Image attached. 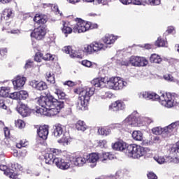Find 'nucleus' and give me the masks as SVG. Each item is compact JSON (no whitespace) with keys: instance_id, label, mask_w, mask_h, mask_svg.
I'll return each mask as SVG.
<instances>
[{"instance_id":"nucleus-5","label":"nucleus","mask_w":179,"mask_h":179,"mask_svg":"<svg viewBox=\"0 0 179 179\" xmlns=\"http://www.w3.org/2000/svg\"><path fill=\"white\" fill-rule=\"evenodd\" d=\"M146 148L136 144H130L127 146L125 155L133 159H139L146 155Z\"/></svg>"},{"instance_id":"nucleus-62","label":"nucleus","mask_w":179,"mask_h":179,"mask_svg":"<svg viewBox=\"0 0 179 179\" xmlns=\"http://www.w3.org/2000/svg\"><path fill=\"white\" fill-rule=\"evenodd\" d=\"M123 5H131L132 0H119Z\"/></svg>"},{"instance_id":"nucleus-34","label":"nucleus","mask_w":179,"mask_h":179,"mask_svg":"<svg viewBox=\"0 0 179 179\" xmlns=\"http://www.w3.org/2000/svg\"><path fill=\"white\" fill-rule=\"evenodd\" d=\"M155 45L156 47H166L167 45V41L162 38V36L157 38V40L155 42Z\"/></svg>"},{"instance_id":"nucleus-3","label":"nucleus","mask_w":179,"mask_h":179,"mask_svg":"<svg viewBox=\"0 0 179 179\" xmlns=\"http://www.w3.org/2000/svg\"><path fill=\"white\" fill-rule=\"evenodd\" d=\"M37 103L43 108H51V107H64V101H58L52 95H50V92H45V96L41 95V96L36 99Z\"/></svg>"},{"instance_id":"nucleus-16","label":"nucleus","mask_w":179,"mask_h":179,"mask_svg":"<svg viewBox=\"0 0 179 179\" xmlns=\"http://www.w3.org/2000/svg\"><path fill=\"white\" fill-rule=\"evenodd\" d=\"M126 107L125 103L123 102L122 100H117L111 103L109 106V108L112 110V111H122Z\"/></svg>"},{"instance_id":"nucleus-19","label":"nucleus","mask_w":179,"mask_h":179,"mask_svg":"<svg viewBox=\"0 0 179 179\" xmlns=\"http://www.w3.org/2000/svg\"><path fill=\"white\" fill-rule=\"evenodd\" d=\"M46 110V117H54V115H57V114H59V111H61L62 108L64 107L61 106H53L50 108H45Z\"/></svg>"},{"instance_id":"nucleus-30","label":"nucleus","mask_w":179,"mask_h":179,"mask_svg":"<svg viewBox=\"0 0 179 179\" xmlns=\"http://www.w3.org/2000/svg\"><path fill=\"white\" fill-rule=\"evenodd\" d=\"M76 129L77 131H82V132H85V131L87 129V125L83 120H78L76 123Z\"/></svg>"},{"instance_id":"nucleus-15","label":"nucleus","mask_w":179,"mask_h":179,"mask_svg":"<svg viewBox=\"0 0 179 179\" xmlns=\"http://www.w3.org/2000/svg\"><path fill=\"white\" fill-rule=\"evenodd\" d=\"M170 155L174 157L172 163L178 164L179 163V141L171 148Z\"/></svg>"},{"instance_id":"nucleus-31","label":"nucleus","mask_w":179,"mask_h":179,"mask_svg":"<svg viewBox=\"0 0 179 179\" xmlns=\"http://www.w3.org/2000/svg\"><path fill=\"white\" fill-rule=\"evenodd\" d=\"M112 148H113V149H114V150H120V152L124 151V153H125V150L127 149V147H125V145L123 144V143H121L120 141L115 143L113 145Z\"/></svg>"},{"instance_id":"nucleus-46","label":"nucleus","mask_w":179,"mask_h":179,"mask_svg":"<svg viewBox=\"0 0 179 179\" xmlns=\"http://www.w3.org/2000/svg\"><path fill=\"white\" fill-rule=\"evenodd\" d=\"M15 127L17 128H24V127H26V124L24 123V121L22 120H15Z\"/></svg>"},{"instance_id":"nucleus-20","label":"nucleus","mask_w":179,"mask_h":179,"mask_svg":"<svg viewBox=\"0 0 179 179\" xmlns=\"http://www.w3.org/2000/svg\"><path fill=\"white\" fill-rule=\"evenodd\" d=\"M17 112L22 117H29L31 114V109L27 107V105L21 103L17 109Z\"/></svg>"},{"instance_id":"nucleus-63","label":"nucleus","mask_w":179,"mask_h":179,"mask_svg":"<svg viewBox=\"0 0 179 179\" xmlns=\"http://www.w3.org/2000/svg\"><path fill=\"white\" fill-rule=\"evenodd\" d=\"M165 163H173V157L170 156H166Z\"/></svg>"},{"instance_id":"nucleus-4","label":"nucleus","mask_w":179,"mask_h":179,"mask_svg":"<svg viewBox=\"0 0 179 179\" xmlns=\"http://www.w3.org/2000/svg\"><path fill=\"white\" fill-rule=\"evenodd\" d=\"M94 90H96V89L93 87H85L79 92L78 101V107L79 110L87 107V104H89V101H90V97L94 94Z\"/></svg>"},{"instance_id":"nucleus-39","label":"nucleus","mask_w":179,"mask_h":179,"mask_svg":"<svg viewBox=\"0 0 179 179\" xmlns=\"http://www.w3.org/2000/svg\"><path fill=\"white\" fill-rule=\"evenodd\" d=\"M82 65L83 66H86L87 68H97V64L96 63H92V62L89 60H83L81 62Z\"/></svg>"},{"instance_id":"nucleus-14","label":"nucleus","mask_w":179,"mask_h":179,"mask_svg":"<svg viewBox=\"0 0 179 179\" xmlns=\"http://www.w3.org/2000/svg\"><path fill=\"white\" fill-rule=\"evenodd\" d=\"M0 170L4 172V174L12 179H19V175L10 168H8L6 165H0Z\"/></svg>"},{"instance_id":"nucleus-13","label":"nucleus","mask_w":179,"mask_h":179,"mask_svg":"<svg viewBox=\"0 0 179 179\" xmlns=\"http://www.w3.org/2000/svg\"><path fill=\"white\" fill-rule=\"evenodd\" d=\"M26 80H27L26 77H22L20 76H16L13 80L15 90H20V89L24 86Z\"/></svg>"},{"instance_id":"nucleus-35","label":"nucleus","mask_w":179,"mask_h":179,"mask_svg":"<svg viewBox=\"0 0 179 179\" xmlns=\"http://www.w3.org/2000/svg\"><path fill=\"white\" fill-rule=\"evenodd\" d=\"M114 159L112 154L109 152H103L101 155H99L100 162H106V160H111Z\"/></svg>"},{"instance_id":"nucleus-21","label":"nucleus","mask_w":179,"mask_h":179,"mask_svg":"<svg viewBox=\"0 0 179 179\" xmlns=\"http://www.w3.org/2000/svg\"><path fill=\"white\" fill-rule=\"evenodd\" d=\"M63 51L66 54H69L71 58H82L80 55L78 54V51H76L72 46H65L63 49Z\"/></svg>"},{"instance_id":"nucleus-55","label":"nucleus","mask_w":179,"mask_h":179,"mask_svg":"<svg viewBox=\"0 0 179 179\" xmlns=\"http://www.w3.org/2000/svg\"><path fill=\"white\" fill-rule=\"evenodd\" d=\"M155 160L159 164H163V163H166V158L163 157H158L157 158H155Z\"/></svg>"},{"instance_id":"nucleus-64","label":"nucleus","mask_w":179,"mask_h":179,"mask_svg":"<svg viewBox=\"0 0 179 179\" xmlns=\"http://www.w3.org/2000/svg\"><path fill=\"white\" fill-rule=\"evenodd\" d=\"M11 34H20V30L19 29H13L10 31Z\"/></svg>"},{"instance_id":"nucleus-44","label":"nucleus","mask_w":179,"mask_h":179,"mask_svg":"<svg viewBox=\"0 0 179 179\" xmlns=\"http://www.w3.org/2000/svg\"><path fill=\"white\" fill-rule=\"evenodd\" d=\"M7 55H8V48H0V59H3V58H6Z\"/></svg>"},{"instance_id":"nucleus-11","label":"nucleus","mask_w":179,"mask_h":179,"mask_svg":"<svg viewBox=\"0 0 179 179\" xmlns=\"http://www.w3.org/2000/svg\"><path fill=\"white\" fill-rule=\"evenodd\" d=\"M139 99H145L147 100H152V101H159L160 103V96L156 92L143 91L138 94Z\"/></svg>"},{"instance_id":"nucleus-23","label":"nucleus","mask_w":179,"mask_h":179,"mask_svg":"<svg viewBox=\"0 0 179 179\" xmlns=\"http://www.w3.org/2000/svg\"><path fill=\"white\" fill-rule=\"evenodd\" d=\"M86 159L88 163H92L94 166H96L97 161L100 160V155L96 152L86 155Z\"/></svg>"},{"instance_id":"nucleus-9","label":"nucleus","mask_w":179,"mask_h":179,"mask_svg":"<svg viewBox=\"0 0 179 179\" xmlns=\"http://www.w3.org/2000/svg\"><path fill=\"white\" fill-rule=\"evenodd\" d=\"M59 155V150L55 148H50L44 155L45 163L46 164H55V156Z\"/></svg>"},{"instance_id":"nucleus-29","label":"nucleus","mask_w":179,"mask_h":179,"mask_svg":"<svg viewBox=\"0 0 179 179\" xmlns=\"http://www.w3.org/2000/svg\"><path fill=\"white\" fill-rule=\"evenodd\" d=\"M75 166H82L87 162L86 159V155H83V157H76L73 159Z\"/></svg>"},{"instance_id":"nucleus-17","label":"nucleus","mask_w":179,"mask_h":179,"mask_svg":"<svg viewBox=\"0 0 179 179\" xmlns=\"http://www.w3.org/2000/svg\"><path fill=\"white\" fill-rule=\"evenodd\" d=\"M49 127L48 125L40 126L37 129L38 136L45 141L48 138Z\"/></svg>"},{"instance_id":"nucleus-54","label":"nucleus","mask_w":179,"mask_h":179,"mask_svg":"<svg viewBox=\"0 0 179 179\" xmlns=\"http://www.w3.org/2000/svg\"><path fill=\"white\" fill-rule=\"evenodd\" d=\"M5 138H10V130L8 127L3 128Z\"/></svg>"},{"instance_id":"nucleus-59","label":"nucleus","mask_w":179,"mask_h":179,"mask_svg":"<svg viewBox=\"0 0 179 179\" xmlns=\"http://www.w3.org/2000/svg\"><path fill=\"white\" fill-rule=\"evenodd\" d=\"M0 108L1 110H6V108H8V106L5 104V101H3V99H0Z\"/></svg>"},{"instance_id":"nucleus-38","label":"nucleus","mask_w":179,"mask_h":179,"mask_svg":"<svg viewBox=\"0 0 179 179\" xmlns=\"http://www.w3.org/2000/svg\"><path fill=\"white\" fill-rule=\"evenodd\" d=\"M69 143V134L66 133L63 135V136L58 140V143H62V145H68Z\"/></svg>"},{"instance_id":"nucleus-33","label":"nucleus","mask_w":179,"mask_h":179,"mask_svg":"<svg viewBox=\"0 0 179 179\" xmlns=\"http://www.w3.org/2000/svg\"><path fill=\"white\" fill-rule=\"evenodd\" d=\"M125 121L128 122L129 125H136L138 124V118L134 115H130L128 117L126 118Z\"/></svg>"},{"instance_id":"nucleus-25","label":"nucleus","mask_w":179,"mask_h":179,"mask_svg":"<svg viewBox=\"0 0 179 179\" xmlns=\"http://www.w3.org/2000/svg\"><path fill=\"white\" fill-rule=\"evenodd\" d=\"M115 40H117L115 36L111 34H106L102 38V41H103L104 44L108 45L114 44V43H115Z\"/></svg>"},{"instance_id":"nucleus-24","label":"nucleus","mask_w":179,"mask_h":179,"mask_svg":"<svg viewBox=\"0 0 179 179\" xmlns=\"http://www.w3.org/2000/svg\"><path fill=\"white\" fill-rule=\"evenodd\" d=\"M64 129H65V126L61 124H57L55 125V129L53 131V134L56 138H59L62 134H64Z\"/></svg>"},{"instance_id":"nucleus-2","label":"nucleus","mask_w":179,"mask_h":179,"mask_svg":"<svg viewBox=\"0 0 179 179\" xmlns=\"http://www.w3.org/2000/svg\"><path fill=\"white\" fill-rule=\"evenodd\" d=\"M33 20L36 24H38L39 27L34 29L33 32L31 34V37L38 40V41L44 40L45 34H47V25H45V23L48 21L47 15L36 14Z\"/></svg>"},{"instance_id":"nucleus-61","label":"nucleus","mask_w":179,"mask_h":179,"mask_svg":"<svg viewBox=\"0 0 179 179\" xmlns=\"http://www.w3.org/2000/svg\"><path fill=\"white\" fill-rule=\"evenodd\" d=\"M46 80L50 83H55V77H54V76H52L50 77L46 78Z\"/></svg>"},{"instance_id":"nucleus-58","label":"nucleus","mask_w":179,"mask_h":179,"mask_svg":"<svg viewBox=\"0 0 179 179\" xmlns=\"http://www.w3.org/2000/svg\"><path fill=\"white\" fill-rule=\"evenodd\" d=\"M147 177L148 179H157V176H156L153 172H149L147 174Z\"/></svg>"},{"instance_id":"nucleus-53","label":"nucleus","mask_w":179,"mask_h":179,"mask_svg":"<svg viewBox=\"0 0 179 179\" xmlns=\"http://www.w3.org/2000/svg\"><path fill=\"white\" fill-rule=\"evenodd\" d=\"M64 86H69V87H73L76 85V83L71 80L65 81L64 83Z\"/></svg>"},{"instance_id":"nucleus-26","label":"nucleus","mask_w":179,"mask_h":179,"mask_svg":"<svg viewBox=\"0 0 179 179\" xmlns=\"http://www.w3.org/2000/svg\"><path fill=\"white\" fill-rule=\"evenodd\" d=\"M53 87L55 89V93L57 94V97L60 100H65V97L66 94H65V92H63L59 87H58L57 85H53Z\"/></svg>"},{"instance_id":"nucleus-36","label":"nucleus","mask_w":179,"mask_h":179,"mask_svg":"<svg viewBox=\"0 0 179 179\" xmlns=\"http://www.w3.org/2000/svg\"><path fill=\"white\" fill-rule=\"evenodd\" d=\"M163 78L167 82H173V83H176V85H179V80L178 79L174 78V77H173V76L170 73L164 75Z\"/></svg>"},{"instance_id":"nucleus-57","label":"nucleus","mask_w":179,"mask_h":179,"mask_svg":"<svg viewBox=\"0 0 179 179\" xmlns=\"http://www.w3.org/2000/svg\"><path fill=\"white\" fill-rule=\"evenodd\" d=\"M36 114H41V115H46V110L44 111V109L39 108L36 110Z\"/></svg>"},{"instance_id":"nucleus-43","label":"nucleus","mask_w":179,"mask_h":179,"mask_svg":"<svg viewBox=\"0 0 179 179\" xmlns=\"http://www.w3.org/2000/svg\"><path fill=\"white\" fill-rule=\"evenodd\" d=\"M29 145V142L26 140H21L19 143H17L16 148L22 149V148H26Z\"/></svg>"},{"instance_id":"nucleus-27","label":"nucleus","mask_w":179,"mask_h":179,"mask_svg":"<svg viewBox=\"0 0 179 179\" xmlns=\"http://www.w3.org/2000/svg\"><path fill=\"white\" fill-rule=\"evenodd\" d=\"M92 86L95 87H102V86L106 85L104 82V78H96L91 81Z\"/></svg>"},{"instance_id":"nucleus-60","label":"nucleus","mask_w":179,"mask_h":179,"mask_svg":"<svg viewBox=\"0 0 179 179\" xmlns=\"http://www.w3.org/2000/svg\"><path fill=\"white\" fill-rule=\"evenodd\" d=\"M10 29V22H6L5 24L3 26V30H9Z\"/></svg>"},{"instance_id":"nucleus-48","label":"nucleus","mask_w":179,"mask_h":179,"mask_svg":"<svg viewBox=\"0 0 179 179\" xmlns=\"http://www.w3.org/2000/svg\"><path fill=\"white\" fill-rule=\"evenodd\" d=\"M161 0H148V2H145V5H151L152 6H156L160 5Z\"/></svg>"},{"instance_id":"nucleus-47","label":"nucleus","mask_w":179,"mask_h":179,"mask_svg":"<svg viewBox=\"0 0 179 179\" xmlns=\"http://www.w3.org/2000/svg\"><path fill=\"white\" fill-rule=\"evenodd\" d=\"M42 59L43 61H54V57L51 53H46L45 55H43Z\"/></svg>"},{"instance_id":"nucleus-37","label":"nucleus","mask_w":179,"mask_h":179,"mask_svg":"<svg viewBox=\"0 0 179 179\" xmlns=\"http://www.w3.org/2000/svg\"><path fill=\"white\" fill-rule=\"evenodd\" d=\"M10 90L8 87H1L0 88V97H9Z\"/></svg>"},{"instance_id":"nucleus-45","label":"nucleus","mask_w":179,"mask_h":179,"mask_svg":"<svg viewBox=\"0 0 179 179\" xmlns=\"http://www.w3.org/2000/svg\"><path fill=\"white\" fill-rule=\"evenodd\" d=\"M152 132L154 135H162L163 134V128L160 127L152 128Z\"/></svg>"},{"instance_id":"nucleus-8","label":"nucleus","mask_w":179,"mask_h":179,"mask_svg":"<svg viewBox=\"0 0 179 179\" xmlns=\"http://www.w3.org/2000/svg\"><path fill=\"white\" fill-rule=\"evenodd\" d=\"M107 85L110 89H113V90H122L124 87H127L128 83L124 81L120 77H112L108 81Z\"/></svg>"},{"instance_id":"nucleus-32","label":"nucleus","mask_w":179,"mask_h":179,"mask_svg":"<svg viewBox=\"0 0 179 179\" xmlns=\"http://www.w3.org/2000/svg\"><path fill=\"white\" fill-rule=\"evenodd\" d=\"M132 138L134 141H142L143 139V134L141 131H134L132 133Z\"/></svg>"},{"instance_id":"nucleus-18","label":"nucleus","mask_w":179,"mask_h":179,"mask_svg":"<svg viewBox=\"0 0 179 179\" xmlns=\"http://www.w3.org/2000/svg\"><path fill=\"white\" fill-rule=\"evenodd\" d=\"M30 85L32 86V87H34L36 89V90H47L48 89V86L47 85V83L43 81H38L36 80H34L30 82Z\"/></svg>"},{"instance_id":"nucleus-51","label":"nucleus","mask_w":179,"mask_h":179,"mask_svg":"<svg viewBox=\"0 0 179 179\" xmlns=\"http://www.w3.org/2000/svg\"><path fill=\"white\" fill-rule=\"evenodd\" d=\"M99 96L101 99H107L108 97V92L104 91L103 89H101L99 91Z\"/></svg>"},{"instance_id":"nucleus-42","label":"nucleus","mask_w":179,"mask_h":179,"mask_svg":"<svg viewBox=\"0 0 179 179\" xmlns=\"http://www.w3.org/2000/svg\"><path fill=\"white\" fill-rule=\"evenodd\" d=\"M174 127H176V123H171L169 126L162 128V134H170Z\"/></svg>"},{"instance_id":"nucleus-49","label":"nucleus","mask_w":179,"mask_h":179,"mask_svg":"<svg viewBox=\"0 0 179 179\" xmlns=\"http://www.w3.org/2000/svg\"><path fill=\"white\" fill-rule=\"evenodd\" d=\"M43 54L41 52H38L35 54L34 61L36 62H41V58L43 59Z\"/></svg>"},{"instance_id":"nucleus-10","label":"nucleus","mask_w":179,"mask_h":179,"mask_svg":"<svg viewBox=\"0 0 179 179\" xmlns=\"http://www.w3.org/2000/svg\"><path fill=\"white\" fill-rule=\"evenodd\" d=\"M129 64L131 66H137L141 68V66H146L149 62L143 57L139 56H131L129 60Z\"/></svg>"},{"instance_id":"nucleus-6","label":"nucleus","mask_w":179,"mask_h":179,"mask_svg":"<svg viewBox=\"0 0 179 179\" xmlns=\"http://www.w3.org/2000/svg\"><path fill=\"white\" fill-rule=\"evenodd\" d=\"M178 100H179V95L174 92H161L160 103L167 108L174 107Z\"/></svg>"},{"instance_id":"nucleus-7","label":"nucleus","mask_w":179,"mask_h":179,"mask_svg":"<svg viewBox=\"0 0 179 179\" xmlns=\"http://www.w3.org/2000/svg\"><path fill=\"white\" fill-rule=\"evenodd\" d=\"M106 50H107V46L100 42V41H93L88 45H84V48H83V52L89 55L94 53L97 54V52H100V51H106Z\"/></svg>"},{"instance_id":"nucleus-12","label":"nucleus","mask_w":179,"mask_h":179,"mask_svg":"<svg viewBox=\"0 0 179 179\" xmlns=\"http://www.w3.org/2000/svg\"><path fill=\"white\" fill-rule=\"evenodd\" d=\"M55 164L61 170H68L71 167V163L69 160L66 159H62L60 157L55 158Z\"/></svg>"},{"instance_id":"nucleus-50","label":"nucleus","mask_w":179,"mask_h":179,"mask_svg":"<svg viewBox=\"0 0 179 179\" xmlns=\"http://www.w3.org/2000/svg\"><path fill=\"white\" fill-rule=\"evenodd\" d=\"M8 97L13 100H19V92L10 93Z\"/></svg>"},{"instance_id":"nucleus-56","label":"nucleus","mask_w":179,"mask_h":179,"mask_svg":"<svg viewBox=\"0 0 179 179\" xmlns=\"http://www.w3.org/2000/svg\"><path fill=\"white\" fill-rule=\"evenodd\" d=\"M134 5H146V2L143 3V0H132Z\"/></svg>"},{"instance_id":"nucleus-40","label":"nucleus","mask_w":179,"mask_h":179,"mask_svg":"<svg viewBox=\"0 0 179 179\" xmlns=\"http://www.w3.org/2000/svg\"><path fill=\"white\" fill-rule=\"evenodd\" d=\"M110 132H111V131H110V129L107 127H102L98 129V133L99 134V135H102L103 136H107V135H110Z\"/></svg>"},{"instance_id":"nucleus-1","label":"nucleus","mask_w":179,"mask_h":179,"mask_svg":"<svg viewBox=\"0 0 179 179\" xmlns=\"http://www.w3.org/2000/svg\"><path fill=\"white\" fill-rule=\"evenodd\" d=\"M76 24L73 26V29L67 26L66 23H63L62 31L65 34L66 37H68V34H71L72 31L73 33H85L88 30H93V29H97L99 27L97 24L86 22L80 18H76Z\"/></svg>"},{"instance_id":"nucleus-52","label":"nucleus","mask_w":179,"mask_h":179,"mask_svg":"<svg viewBox=\"0 0 179 179\" xmlns=\"http://www.w3.org/2000/svg\"><path fill=\"white\" fill-rule=\"evenodd\" d=\"M166 33L167 34H174V33H176V29L173 26L168 27Z\"/></svg>"},{"instance_id":"nucleus-28","label":"nucleus","mask_w":179,"mask_h":179,"mask_svg":"<svg viewBox=\"0 0 179 179\" xmlns=\"http://www.w3.org/2000/svg\"><path fill=\"white\" fill-rule=\"evenodd\" d=\"M162 57L156 53L152 54L150 57V62L151 64H162Z\"/></svg>"},{"instance_id":"nucleus-22","label":"nucleus","mask_w":179,"mask_h":179,"mask_svg":"<svg viewBox=\"0 0 179 179\" xmlns=\"http://www.w3.org/2000/svg\"><path fill=\"white\" fill-rule=\"evenodd\" d=\"M13 17V10L11 8H5L1 16V22H5Z\"/></svg>"},{"instance_id":"nucleus-41","label":"nucleus","mask_w":179,"mask_h":179,"mask_svg":"<svg viewBox=\"0 0 179 179\" xmlns=\"http://www.w3.org/2000/svg\"><path fill=\"white\" fill-rule=\"evenodd\" d=\"M29 97V93L27 91H20L18 92V100H26Z\"/></svg>"}]
</instances>
